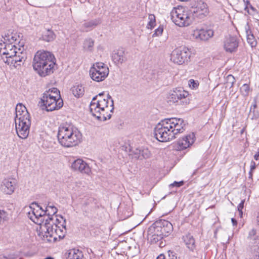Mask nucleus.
<instances>
[{
	"label": "nucleus",
	"mask_w": 259,
	"mask_h": 259,
	"mask_svg": "<svg viewBox=\"0 0 259 259\" xmlns=\"http://www.w3.org/2000/svg\"><path fill=\"white\" fill-rule=\"evenodd\" d=\"M184 121L182 118H165L155 126L154 137L161 142L171 141L176 138L177 134L184 131Z\"/></svg>",
	"instance_id": "nucleus-1"
},
{
	"label": "nucleus",
	"mask_w": 259,
	"mask_h": 259,
	"mask_svg": "<svg viewBox=\"0 0 259 259\" xmlns=\"http://www.w3.org/2000/svg\"><path fill=\"white\" fill-rule=\"evenodd\" d=\"M81 134L74 125L63 123L58 128L57 137L59 143L65 147L76 145L81 139Z\"/></svg>",
	"instance_id": "nucleus-2"
},
{
	"label": "nucleus",
	"mask_w": 259,
	"mask_h": 259,
	"mask_svg": "<svg viewBox=\"0 0 259 259\" xmlns=\"http://www.w3.org/2000/svg\"><path fill=\"white\" fill-rule=\"evenodd\" d=\"M171 19L175 24L180 27L190 25L193 20V17L190 12L183 7L174 8L170 13Z\"/></svg>",
	"instance_id": "nucleus-3"
},
{
	"label": "nucleus",
	"mask_w": 259,
	"mask_h": 259,
	"mask_svg": "<svg viewBox=\"0 0 259 259\" xmlns=\"http://www.w3.org/2000/svg\"><path fill=\"white\" fill-rule=\"evenodd\" d=\"M189 93L181 89L176 88L170 90L167 95L166 101L169 105L176 104L177 105H187L190 100L188 97Z\"/></svg>",
	"instance_id": "nucleus-4"
},
{
	"label": "nucleus",
	"mask_w": 259,
	"mask_h": 259,
	"mask_svg": "<svg viewBox=\"0 0 259 259\" xmlns=\"http://www.w3.org/2000/svg\"><path fill=\"white\" fill-rule=\"evenodd\" d=\"M57 96L49 94V91H46L41 98V106H45L47 111H53L59 110L63 105V100Z\"/></svg>",
	"instance_id": "nucleus-5"
},
{
	"label": "nucleus",
	"mask_w": 259,
	"mask_h": 259,
	"mask_svg": "<svg viewBox=\"0 0 259 259\" xmlns=\"http://www.w3.org/2000/svg\"><path fill=\"white\" fill-rule=\"evenodd\" d=\"M53 218L51 217L50 213L48 214V217L45 220V222L43 223L42 226H40V229L42 231L45 232V236L46 237H53L54 241L57 240V237H54V234H58L59 232H63V230L60 228V227L58 225L54 223L53 221Z\"/></svg>",
	"instance_id": "nucleus-6"
},
{
	"label": "nucleus",
	"mask_w": 259,
	"mask_h": 259,
	"mask_svg": "<svg viewBox=\"0 0 259 259\" xmlns=\"http://www.w3.org/2000/svg\"><path fill=\"white\" fill-rule=\"evenodd\" d=\"M190 52L188 48L181 46L175 49L171 53L170 60L177 65H183L190 59Z\"/></svg>",
	"instance_id": "nucleus-7"
},
{
	"label": "nucleus",
	"mask_w": 259,
	"mask_h": 259,
	"mask_svg": "<svg viewBox=\"0 0 259 259\" xmlns=\"http://www.w3.org/2000/svg\"><path fill=\"white\" fill-rule=\"evenodd\" d=\"M153 229L157 233L162 234L164 237H167L172 232L173 226L169 221L161 219L155 221L150 226V230Z\"/></svg>",
	"instance_id": "nucleus-8"
},
{
	"label": "nucleus",
	"mask_w": 259,
	"mask_h": 259,
	"mask_svg": "<svg viewBox=\"0 0 259 259\" xmlns=\"http://www.w3.org/2000/svg\"><path fill=\"white\" fill-rule=\"evenodd\" d=\"M109 74L107 66H92L90 69V75L91 78L97 82L105 79Z\"/></svg>",
	"instance_id": "nucleus-9"
},
{
	"label": "nucleus",
	"mask_w": 259,
	"mask_h": 259,
	"mask_svg": "<svg viewBox=\"0 0 259 259\" xmlns=\"http://www.w3.org/2000/svg\"><path fill=\"white\" fill-rule=\"evenodd\" d=\"M193 17L203 18L208 14V8L207 4L202 1H197L190 11Z\"/></svg>",
	"instance_id": "nucleus-10"
},
{
	"label": "nucleus",
	"mask_w": 259,
	"mask_h": 259,
	"mask_svg": "<svg viewBox=\"0 0 259 259\" xmlns=\"http://www.w3.org/2000/svg\"><path fill=\"white\" fill-rule=\"evenodd\" d=\"M213 31L211 29H196L193 31V39L197 41H206L213 36Z\"/></svg>",
	"instance_id": "nucleus-11"
},
{
	"label": "nucleus",
	"mask_w": 259,
	"mask_h": 259,
	"mask_svg": "<svg viewBox=\"0 0 259 259\" xmlns=\"http://www.w3.org/2000/svg\"><path fill=\"white\" fill-rule=\"evenodd\" d=\"M71 168L74 171H78L83 174H89L91 171L88 164L81 159L75 160L72 163Z\"/></svg>",
	"instance_id": "nucleus-12"
},
{
	"label": "nucleus",
	"mask_w": 259,
	"mask_h": 259,
	"mask_svg": "<svg viewBox=\"0 0 259 259\" xmlns=\"http://www.w3.org/2000/svg\"><path fill=\"white\" fill-rule=\"evenodd\" d=\"M195 138V135L192 133L180 139L178 142V150H183L189 147L194 143Z\"/></svg>",
	"instance_id": "nucleus-13"
},
{
	"label": "nucleus",
	"mask_w": 259,
	"mask_h": 259,
	"mask_svg": "<svg viewBox=\"0 0 259 259\" xmlns=\"http://www.w3.org/2000/svg\"><path fill=\"white\" fill-rule=\"evenodd\" d=\"M112 59L116 64H122L126 60L125 50L123 48H119L113 50L111 54Z\"/></svg>",
	"instance_id": "nucleus-14"
},
{
	"label": "nucleus",
	"mask_w": 259,
	"mask_h": 259,
	"mask_svg": "<svg viewBox=\"0 0 259 259\" xmlns=\"http://www.w3.org/2000/svg\"><path fill=\"white\" fill-rule=\"evenodd\" d=\"M224 47L227 52H236L238 47V41L237 38L235 36H230L227 38L224 41Z\"/></svg>",
	"instance_id": "nucleus-15"
},
{
	"label": "nucleus",
	"mask_w": 259,
	"mask_h": 259,
	"mask_svg": "<svg viewBox=\"0 0 259 259\" xmlns=\"http://www.w3.org/2000/svg\"><path fill=\"white\" fill-rule=\"evenodd\" d=\"M17 180L13 178L5 179L2 185V190L7 194H11L16 187Z\"/></svg>",
	"instance_id": "nucleus-16"
},
{
	"label": "nucleus",
	"mask_w": 259,
	"mask_h": 259,
	"mask_svg": "<svg viewBox=\"0 0 259 259\" xmlns=\"http://www.w3.org/2000/svg\"><path fill=\"white\" fill-rule=\"evenodd\" d=\"M50 52L44 50L38 51L35 54L33 58L34 64H39V65H47L46 58L50 57V59L53 58L50 56Z\"/></svg>",
	"instance_id": "nucleus-17"
},
{
	"label": "nucleus",
	"mask_w": 259,
	"mask_h": 259,
	"mask_svg": "<svg viewBox=\"0 0 259 259\" xmlns=\"http://www.w3.org/2000/svg\"><path fill=\"white\" fill-rule=\"evenodd\" d=\"M48 211V209H46V211H44V213L39 212L38 210H36L35 212L31 213L29 212L28 213V216L34 223L40 226H42L43 223L45 222V220L46 219L45 217L46 215H48V214H47ZM47 217H48V216Z\"/></svg>",
	"instance_id": "nucleus-18"
},
{
	"label": "nucleus",
	"mask_w": 259,
	"mask_h": 259,
	"mask_svg": "<svg viewBox=\"0 0 259 259\" xmlns=\"http://www.w3.org/2000/svg\"><path fill=\"white\" fill-rule=\"evenodd\" d=\"M18 51L19 53L12 56L9 59H7L6 60H4V62L8 65L15 64L18 62H21L23 64H24L26 59L25 55L22 53V51L20 48H19Z\"/></svg>",
	"instance_id": "nucleus-19"
},
{
	"label": "nucleus",
	"mask_w": 259,
	"mask_h": 259,
	"mask_svg": "<svg viewBox=\"0 0 259 259\" xmlns=\"http://www.w3.org/2000/svg\"><path fill=\"white\" fill-rule=\"evenodd\" d=\"M182 239L187 248L190 251L194 252L196 249V245L195 244V239L193 236L190 233H188L183 236Z\"/></svg>",
	"instance_id": "nucleus-20"
},
{
	"label": "nucleus",
	"mask_w": 259,
	"mask_h": 259,
	"mask_svg": "<svg viewBox=\"0 0 259 259\" xmlns=\"http://www.w3.org/2000/svg\"><path fill=\"white\" fill-rule=\"evenodd\" d=\"M33 66L34 70L41 77H45L47 75L53 73V68L54 66Z\"/></svg>",
	"instance_id": "nucleus-21"
},
{
	"label": "nucleus",
	"mask_w": 259,
	"mask_h": 259,
	"mask_svg": "<svg viewBox=\"0 0 259 259\" xmlns=\"http://www.w3.org/2000/svg\"><path fill=\"white\" fill-rule=\"evenodd\" d=\"M18 48L15 45L13 44H7L5 46V51L3 52V55H6L7 59H9L12 56H14L15 54L19 53Z\"/></svg>",
	"instance_id": "nucleus-22"
},
{
	"label": "nucleus",
	"mask_w": 259,
	"mask_h": 259,
	"mask_svg": "<svg viewBox=\"0 0 259 259\" xmlns=\"http://www.w3.org/2000/svg\"><path fill=\"white\" fill-rule=\"evenodd\" d=\"M15 114L16 116L15 118H19L21 117H26V116H28V117H31L26 108L22 103H18L16 105L15 108Z\"/></svg>",
	"instance_id": "nucleus-23"
},
{
	"label": "nucleus",
	"mask_w": 259,
	"mask_h": 259,
	"mask_svg": "<svg viewBox=\"0 0 259 259\" xmlns=\"http://www.w3.org/2000/svg\"><path fill=\"white\" fill-rule=\"evenodd\" d=\"M99 106L97 101H92L90 103V111L92 115L96 117L98 120H101L102 112L99 109Z\"/></svg>",
	"instance_id": "nucleus-24"
},
{
	"label": "nucleus",
	"mask_w": 259,
	"mask_h": 259,
	"mask_svg": "<svg viewBox=\"0 0 259 259\" xmlns=\"http://www.w3.org/2000/svg\"><path fill=\"white\" fill-rule=\"evenodd\" d=\"M245 30L246 35L247 41L249 45L252 47H255L256 46L257 42L251 31L250 30V27L248 23L245 26Z\"/></svg>",
	"instance_id": "nucleus-25"
},
{
	"label": "nucleus",
	"mask_w": 259,
	"mask_h": 259,
	"mask_svg": "<svg viewBox=\"0 0 259 259\" xmlns=\"http://www.w3.org/2000/svg\"><path fill=\"white\" fill-rule=\"evenodd\" d=\"M101 23L100 19H94L89 21L85 22L82 24L83 31L88 32L95 28L97 25Z\"/></svg>",
	"instance_id": "nucleus-26"
},
{
	"label": "nucleus",
	"mask_w": 259,
	"mask_h": 259,
	"mask_svg": "<svg viewBox=\"0 0 259 259\" xmlns=\"http://www.w3.org/2000/svg\"><path fill=\"white\" fill-rule=\"evenodd\" d=\"M16 130L18 136L21 139H25L28 136L30 129L21 126L19 123V125L15 124Z\"/></svg>",
	"instance_id": "nucleus-27"
},
{
	"label": "nucleus",
	"mask_w": 259,
	"mask_h": 259,
	"mask_svg": "<svg viewBox=\"0 0 259 259\" xmlns=\"http://www.w3.org/2000/svg\"><path fill=\"white\" fill-rule=\"evenodd\" d=\"M83 256L81 251L73 248L68 251L66 259H82Z\"/></svg>",
	"instance_id": "nucleus-28"
},
{
	"label": "nucleus",
	"mask_w": 259,
	"mask_h": 259,
	"mask_svg": "<svg viewBox=\"0 0 259 259\" xmlns=\"http://www.w3.org/2000/svg\"><path fill=\"white\" fill-rule=\"evenodd\" d=\"M71 91L74 96L78 98L82 97L84 93V88L81 84L77 83L71 88Z\"/></svg>",
	"instance_id": "nucleus-29"
},
{
	"label": "nucleus",
	"mask_w": 259,
	"mask_h": 259,
	"mask_svg": "<svg viewBox=\"0 0 259 259\" xmlns=\"http://www.w3.org/2000/svg\"><path fill=\"white\" fill-rule=\"evenodd\" d=\"M15 124L19 125V123L21 126H23L26 128L30 129L31 125V117H28V116L26 117H20L19 118H15Z\"/></svg>",
	"instance_id": "nucleus-30"
},
{
	"label": "nucleus",
	"mask_w": 259,
	"mask_h": 259,
	"mask_svg": "<svg viewBox=\"0 0 259 259\" xmlns=\"http://www.w3.org/2000/svg\"><path fill=\"white\" fill-rule=\"evenodd\" d=\"M148 232H151V233H153L152 235L149 236L148 238L150 240V242L151 244H155L157 243L159 241H160L164 236L162 234L160 233H157L155 231L154 229H153L152 230H150V228H149Z\"/></svg>",
	"instance_id": "nucleus-31"
},
{
	"label": "nucleus",
	"mask_w": 259,
	"mask_h": 259,
	"mask_svg": "<svg viewBox=\"0 0 259 259\" xmlns=\"http://www.w3.org/2000/svg\"><path fill=\"white\" fill-rule=\"evenodd\" d=\"M55 36V34L52 30L47 29L43 32L41 38L43 40L50 42L53 41Z\"/></svg>",
	"instance_id": "nucleus-32"
},
{
	"label": "nucleus",
	"mask_w": 259,
	"mask_h": 259,
	"mask_svg": "<svg viewBox=\"0 0 259 259\" xmlns=\"http://www.w3.org/2000/svg\"><path fill=\"white\" fill-rule=\"evenodd\" d=\"M97 102L99 105V109H100L102 113L105 111L107 112H108V111H110L111 109L108 107L109 101L107 99H101L98 100Z\"/></svg>",
	"instance_id": "nucleus-33"
},
{
	"label": "nucleus",
	"mask_w": 259,
	"mask_h": 259,
	"mask_svg": "<svg viewBox=\"0 0 259 259\" xmlns=\"http://www.w3.org/2000/svg\"><path fill=\"white\" fill-rule=\"evenodd\" d=\"M94 45V40L91 38H87L84 40L83 48L87 51L92 52Z\"/></svg>",
	"instance_id": "nucleus-34"
},
{
	"label": "nucleus",
	"mask_w": 259,
	"mask_h": 259,
	"mask_svg": "<svg viewBox=\"0 0 259 259\" xmlns=\"http://www.w3.org/2000/svg\"><path fill=\"white\" fill-rule=\"evenodd\" d=\"M250 90L249 85L247 83H244L240 88V92L241 94L244 97H247L249 95Z\"/></svg>",
	"instance_id": "nucleus-35"
},
{
	"label": "nucleus",
	"mask_w": 259,
	"mask_h": 259,
	"mask_svg": "<svg viewBox=\"0 0 259 259\" xmlns=\"http://www.w3.org/2000/svg\"><path fill=\"white\" fill-rule=\"evenodd\" d=\"M148 19L149 21L148 23L147 27L148 29H152L155 25V17L153 14H150Z\"/></svg>",
	"instance_id": "nucleus-36"
},
{
	"label": "nucleus",
	"mask_w": 259,
	"mask_h": 259,
	"mask_svg": "<svg viewBox=\"0 0 259 259\" xmlns=\"http://www.w3.org/2000/svg\"><path fill=\"white\" fill-rule=\"evenodd\" d=\"M151 156V153L147 148H142L141 157L142 159H147Z\"/></svg>",
	"instance_id": "nucleus-37"
},
{
	"label": "nucleus",
	"mask_w": 259,
	"mask_h": 259,
	"mask_svg": "<svg viewBox=\"0 0 259 259\" xmlns=\"http://www.w3.org/2000/svg\"><path fill=\"white\" fill-rule=\"evenodd\" d=\"M46 209L48 210V211H49V212L48 213V214L49 213H50L51 217H52L53 218V215L56 214L58 211V209L55 206L53 205H50L49 204L47 206Z\"/></svg>",
	"instance_id": "nucleus-38"
},
{
	"label": "nucleus",
	"mask_w": 259,
	"mask_h": 259,
	"mask_svg": "<svg viewBox=\"0 0 259 259\" xmlns=\"http://www.w3.org/2000/svg\"><path fill=\"white\" fill-rule=\"evenodd\" d=\"M256 230L254 229H251L248 233L247 239L249 240H255L257 238Z\"/></svg>",
	"instance_id": "nucleus-39"
},
{
	"label": "nucleus",
	"mask_w": 259,
	"mask_h": 259,
	"mask_svg": "<svg viewBox=\"0 0 259 259\" xmlns=\"http://www.w3.org/2000/svg\"><path fill=\"white\" fill-rule=\"evenodd\" d=\"M50 56H52L53 58L51 59H50V57L48 56L46 58V64L47 65H57L56 64V59L55 57V56L53 54H52L51 52H50Z\"/></svg>",
	"instance_id": "nucleus-40"
},
{
	"label": "nucleus",
	"mask_w": 259,
	"mask_h": 259,
	"mask_svg": "<svg viewBox=\"0 0 259 259\" xmlns=\"http://www.w3.org/2000/svg\"><path fill=\"white\" fill-rule=\"evenodd\" d=\"M189 85L192 89H196L199 86V82L197 80L191 79L189 81Z\"/></svg>",
	"instance_id": "nucleus-41"
},
{
	"label": "nucleus",
	"mask_w": 259,
	"mask_h": 259,
	"mask_svg": "<svg viewBox=\"0 0 259 259\" xmlns=\"http://www.w3.org/2000/svg\"><path fill=\"white\" fill-rule=\"evenodd\" d=\"M6 40H7L9 42V44H13V42L16 41L17 38L15 36L13 35V34L6 36Z\"/></svg>",
	"instance_id": "nucleus-42"
},
{
	"label": "nucleus",
	"mask_w": 259,
	"mask_h": 259,
	"mask_svg": "<svg viewBox=\"0 0 259 259\" xmlns=\"http://www.w3.org/2000/svg\"><path fill=\"white\" fill-rule=\"evenodd\" d=\"M141 150L142 148H137L133 151L135 157L140 160H142L141 157Z\"/></svg>",
	"instance_id": "nucleus-43"
},
{
	"label": "nucleus",
	"mask_w": 259,
	"mask_h": 259,
	"mask_svg": "<svg viewBox=\"0 0 259 259\" xmlns=\"http://www.w3.org/2000/svg\"><path fill=\"white\" fill-rule=\"evenodd\" d=\"M184 184V182L183 181H181L179 182L175 181L173 183L169 185V187H180Z\"/></svg>",
	"instance_id": "nucleus-44"
},
{
	"label": "nucleus",
	"mask_w": 259,
	"mask_h": 259,
	"mask_svg": "<svg viewBox=\"0 0 259 259\" xmlns=\"http://www.w3.org/2000/svg\"><path fill=\"white\" fill-rule=\"evenodd\" d=\"M163 29L162 27H159L154 31V33L152 34V37H154L161 35L163 32Z\"/></svg>",
	"instance_id": "nucleus-45"
},
{
	"label": "nucleus",
	"mask_w": 259,
	"mask_h": 259,
	"mask_svg": "<svg viewBox=\"0 0 259 259\" xmlns=\"http://www.w3.org/2000/svg\"><path fill=\"white\" fill-rule=\"evenodd\" d=\"M167 253L169 259H178L177 253L175 251L169 250L167 251Z\"/></svg>",
	"instance_id": "nucleus-46"
},
{
	"label": "nucleus",
	"mask_w": 259,
	"mask_h": 259,
	"mask_svg": "<svg viewBox=\"0 0 259 259\" xmlns=\"http://www.w3.org/2000/svg\"><path fill=\"white\" fill-rule=\"evenodd\" d=\"M108 112H106V114H105L104 112L102 113V116H101V120L102 121H106L107 119H109L111 118L112 115L111 114H107Z\"/></svg>",
	"instance_id": "nucleus-47"
},
{
	"label": "nucleus",
	"mask_w": 259,
	"mask_h": 259,
	"mask_svg": "<svg viewBox=\"0 0 259 259\" xmlns=\"http://www.w3.org/2000/svg\"><path fill=\"white\" fill-rule=\"evenodd\" d=\"M34 205H35L37 207L39 208V209L40 210H41V213H44V211H45L46 210H44L42 209V208L40 205H39L38 204V203L37 202H32L31 204V205L30 206V208H32V206H34Z\"/></svg>",
	"instance_id": "nucleus-48"
},
{
	"label": "nucleus",
	"mask_w": 259,
	"mask_h": 259,
	"mask_svg": "<svg viewBox=\"0 0 259 259\" xmlns=\"http://www.w3.org/2000/svg\"><path fill=\"white\" fill-rule=\"evenodd\" d=\"M107 99L108 100V99L110 100V101H111L110 107H112L111 110H110V112H113V110H114V102H113V100L112 99V97H111V96L109 94L107 95Z\"/></svg>",
	"instance_id": "nucleus-49"
},
{
	"label": "nucleus",
	"mask_w": 259,
	"mask_h": 259,
	"mask_svg": "<svg viewBox=\"0 0 259 259\" xmlns=\"http://www.w3.org/2000/svg\"><path fill=\"white\" fill-rule=\"evenodd\" d=\"M48 91L49 92V93L51 92L52 93L55 94L56 95V96L59 95V94L60 93L59 91L57 88H53L51 89H49Z\"/></svg>",
	"instance_id": "nucleus-50"
},
{
	"label": "nucleus",
	"mask_w": 259,
	"mask_h": 259,
	"mask_svg": "<svg viewBox=\"0 0 259 259\" xmlns=\"http://www.w3.org/2000/svg\"><path fill=\"white\" fill-rule=\"evenodd\" d=\"M257 98L254 97L253 101V104L250 107V111L251 112L252 110V107H253V109H255L257 107Z\"/></svg>",
	"instance_id": "nucleus-51"
},
{
	"label": "nucleus",
	"mask_w": 259,
	"mask_h": 259,
	"mask_svg": "<svg viewBox=\"0 0 259 259\" xmlns=\"http://www.w3.org/2000/svg\"><path fill=\"white\" fill-rule=\"evenodd\" d=\"M245 202V199L241 200V202L239 204L237 207L238 210H242L244 207V204Z\"/></svg>",
	"instance_id": "nucleus-52"
},
{
	"label": "nucleus",
	"mask_w": 259,
	"mask_h": 259,
	"mask_svg": "<svg viewBox=\"0 0 259 259\" xmlns=\"http://www.w3.org/2000/svg\"><path fill=\"white\" fill-rule=\"evenodd\" d=\"M256 168V164L254 161L252 160L251 161V165L250 168V171H253Z\"/></svg>",
	"instance_id": "nucleus-53"
},
{
	"label": "nucleus",
	"mask_w": 259,
	"mask_h": 259,
	"mask_svg": "<svg viewBox=\"0 0 259 259\" xmlns=\"http://www.w3.org/2000/svg\"><path fill=\"white\" fill-rule=\"evenodd\" d=\"M65 232H64L63 231V232H59V234H57V235L58 236V237L60 239H62L65 237Z\"/></svg>",
	"instance_id": "nucleus-54"
},
{
	"label": "nucleus",
	"mask_w": 259,
	"mask_h": 259,
	"mask_svg": "<svg viewBox=\"0 0 259 259\" xmlns=\"http://www.w3.org/2000/svg\"><path fill=\"white\" fill-rule=\"evenodd\" d=\"M232 78H235V77L231 74H229L227 76V79L228 80L227 83H229L232 82Z\"/></svg>",
	"instance_id": "nucleus-55"
},
{
	"label": "nucleus",
	"mask_w": 259,
	"mask_h": 259,
	"mask_svg": "<svg viewBox=\"0 0 259 259\" xmlns=\"http://www.w3.org/2000/svg\"><path fill=\"white\" fill-rule=\"evenodd\" d=\"M253 157L255 160H258L259 159V148L258 149L257 151L254 154Z\"/></svg>",
	"instance_id": "nucleus-56"
},
{
	"label": "nucleus",
	"mask_w": 259,
	"mask_h": 259,
	"mask_svg": "<svg viewBox=\"0 0 259 259\" xmlns=\"http://www.w3.org/2000/svg\"><path fill=\"white\" fill-rule=\"evenodd\" d=\"M231 222L234 226H236L237 225V221L235 218L231 219Z\"/></svg>",
	"instance_id": "nucleus-57"
},
{
	"label": "nucleus",
	"mask_w": 259,
	"mask_h": 259,
	"mask_svg": "<svg viewBox=\"0 0 259 259\" xmlns=\"http://www.w3.org/2000/svg\"><path fill=\"white\" fill-rule=\"evenodd\" d=\"M235 82H236L235 78H232V82L229 83H230V88H232L233 87Z\"/></svg>",
	"instance_id": "nucleus-58"
},
{
	"label": "nucleus",
	"mask_w": 259,
	"mask_h": 259,
	"mask_svg": "<svg viewBox=\"0 0 259 259\" xmlns=\"http://www.w3.org/2000/svg\"><path fill=\"white\" fill-rule=\"evenodd\" d=\"M156 259H165V257L163 254H160L157 257Z\"/></svg>",
	"instance_id": "nucleus-59"
},
{
	"label": "nucleus",
	"mask_w": 259,
	"mask_h": 259,
	"mask_svg": "<svg viewBox=\"0 0 259 259\" xmlns=\"http://www.w3.org/2000/svg\"><path fill=\"white\" fill-rule=\"evenodd\" d=\"M252 176H253V171H249V179H252Z\"/></svg>",
	"instance_id": "nucleus-60"
},
{
	"label": "nucleus",
	"mask_w": 259,
	"mask_h": 259,
	"mask_svg": "<svg viewBox=\"0 0 259 259\" xmlns=\"http://www.w3.org/2000/svg\"><path fill=\"white\" fill-rule=\"evenodd\" d=\"M97 50L98 51H103V48L102 46L101 45H99L97 47Z\"/></svg>",
	"instance_id": "nucleus-61"
},
{
	"label": "nucleus",
	"mask_w": 259,
	"mask_h": 259,
	"mask_svg": "<svg viewBox=\"0 0 259 259\" xmlns=\"http://www.w3.org/2000/svg\"><path fill=\"white\" fill-rule=\"evenodd\" d=\"M238 211H239V215L240 217V218H242V215H243V211L242 210H238Z\"/></svg>",
	"instance_id": "nucleus-62"
},
{
	"label": "nucleus",
	"mask_w": 259,
	"mask_h": 259,
	"mask_svg": "<svg viewBox=\"0 0 259 259\" xmlns=\"http://www.w3.org/2000/svg\"><path fill=\"white\" fill-rule=\"evenodd\" d=\"M65 224H66V220H64V223L61 225V226H62V228L66 229V225H65Z\"/></svg>",
	"instance_id": "nucleus-63"
},
{
	"label": "nucleus",
	"mask_w": 259,
	"mask_h": 259,
	"mask_svg": "<svg viewBox=\"0 0 259 259\" xmlns=\"http://www.w3.org/2000/svg\"><path fill=\"white\" fill-rule=\"evenodd\" d=\"M256 221H257V225L259 226V211H258V215L257 217Z\"/></svg>",
	"instance_id": "nucleus-64"
}]
</instances>
